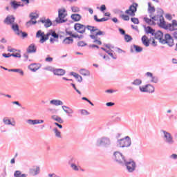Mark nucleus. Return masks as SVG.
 Masks as SVG:
<instances>
[{"label": "nucleus", "mask_w": 177, "mask_h": 177, "mask_svg": "<svg viewBox=\"0 0 177 177\" xmlns=\"http://www.w3.org/2000/svg\"><path fill=\"white\" fill-rule=\"evenodd\" d=\"M86 28L90 31L91 34L90 35V37L92 39H96V38H97V35H104V32L98 30L97 27L89 25L85 26V25L80 23H76L74 25V30H75L79 34H84Z\"/></svg>", "instance_id": "f257e3e1"}, {"label": "nucleus", "mask_w": 177, "mask_h": 177, "mask_svg": "<svg viewBox=\"0 0 177 177\" xmlns=\"http://www.w3.org/2000/svg\"><path fill=\"white\" fill-rule=\"evenodd\" d=\"M53 37V38H59V35L56 33V32L50 30L48 32L46 35H45V32H42V30H38L36 33L37 38H40V43L44 44L45 41H47V39H49V37Z\"/></svg>", "instance_id": "f03ea898"}, {"label": "nucleus", "mask_w": 177, "mask_h": 177, "mask_svg": "<svg viewBox=\"0 0 177 177\" xmlns=\"http://www.w3.org/2000/svg\"><path fill=\"white\" fill-rule=\"evenodd\" d=\"M138 6L139 5L136 3H133L132 5H131L128 10L125 11L126 15H122L121 17L123 20L125 21H129V16L131 17H133L135 16V13H136V11L138 10Z\"/></svg>", "instance_id": "7ed1b4c3"}, {"label": "nucleus", "mask_w": 177, "mask_h": 177, "mask_svg": "<svg viewBox=\"0 0 177 177\" xmlns=\"http://www.w3.org/2000/svg\"><path fill=\"white\" fill-rule=\"evenodd\" d=\"M66 16H67V12H66V9L62 8L58 10V17L56 18V23H66Z\"/></svg>", "instance_id": "20e7f679"}, {"label": "nucleus", "mask_w": 177, "mask_h": 177, "mask_svg": "<svg viewBox=\"0 0 177 177\" xmlns=\"http://www.w3.org/2000/svg\"><path fill=\"white\" fill-rule=\"evenodd\" d=\"M119 147H129L131 146V138L129 136L118 140Z\"/></svg>", "instance_id": "39448f33"}, {"label": "nucleus", "mask_w": 177, "mask_h": 177, "mask_svg": "<svg viewBox=\"0 0 177 177\" xmlns=\"http://www.w3.org/2000/svg\"><path fill=\"white\" fill-rule=\"evenodd\" d=\"M158 24H159L160 27H162V28H165V30L172 29V24L165 23L164 17L162 16H159V21H158Z\"/></svg>", "instance_id": "423d86ee"}, {"label": "nucleus", "mask_w": 177, "mask_h": 177, "mask_svg": "<svg viewBox=\"0 0 177 177\" xmlns=\"http://www.w3.org/2000/svg\"><path fill=\"white\" fill-rule=\"evenodd\" d=\"M140 91L141 92H149V93H153V92H154V86L151 84H147L145 86H140Z\"/></svg>", "instance_id": "0eeeda50"}, {"label": "nucleus", "mask_w": 177, "mask_h": 177, "mask_svg": "<svg viewBox=\"0 0 177 177\" xmlns=\"http://www.w3.org/2000/svg\"><path fill=\"white\" fill-rule=\"evenodd\" d=\"M115 160L118 162L122 163L125 162V158H124V155L120 153L119 151H116L114 153Z\"/></svg>", "instance_id": "6e6552de"}, {"label": "nucleus", "mask_w": 177, "mask_h": 177, "mask_svg": "<svg viewBox=\"0 0 177 177\" xmlns=\"http://www.w3.org/2000/svg\"><path fill=\"white\" fill-rule=\"evenodd\" d=\"M126 167L129 171V172H133L135 168H136V164L134 161L131 160L129 162H126Z\"/></svg>", "instance_id": "1a4fd4ad"}, {"label": "nucleus", "mask_w": 177, "mask_h": 177, "mask_svg": "<svg viewBox=\"0 0 177 177\" xmlns=\"http://www.w3.org/2000/svg\"><path fill=\"white\" fill-rule=\"evenodd\" d=\"M165 44H167L169 46H174V39L172 38V36L169 34H166L165 35Z\"/></svg>", "instance_id": "9d476101"}, {"label": "nucleus", "mask_w": 177, "mask_h": 177, "mask_svg": "<svg viewBox=\"0 0 177 177\" xmlns=\"http://www.w3.org/2000/svg\"><path fill=\"white\" fill-rule=\"evenodd\" d=\"M110 145V140L106 138H102L97 140V146H108Z\"/></svg>", "instance_id": "9b49d317"}, {"label": "nucleus", "mask_w": 177, "mask_h": 177, "mask_svg": "<svg viewBox=\"0 0 177 177\" xmlns=\"http://www.w3.org/2000/svg\"><path fill=\"white\" fill-rule=\"evenodd\" d=\"M29 174L30 175H32V176H35V175H38L39 174V167L32 166L29 169Z\"/></svg>", "instance_id": "f8f14e48"}, {"label": "nucleus", "mask_w": 177, "mask_h": 177, "mask_svg": "<svg viewBox=\"0 0 177 177\" xmlns=\"http://www.w3.org/2000/svg\"><path fill=\"white\" fill-rule=\"evenodd\" d=\"M15 18L13 16H8L5 19L4 23L8 26H12L15 24Z\"/></svg>", "instance_id": "ddd939ff"}, {"label": "nucleus", "mask_w": 177, "mask_h": 177, "mask_svg": "<svg viewBox=\"0 0 177 177\" xmlns=\"http://www.w3.org/2000/svg\"><path fill=\"white\" fill-rule=\"evenodd\" d=\"M162 132L166 139V142H167V143H174V138H172V136H171V133L165 131H162Z\"/></svg>", "instance_id": "4468645a"}, {"label": "nucleus", "mask_w": 177, "mask_h": 177, "mask_svg": "<svg viewBox=\"0 0 177 177\" xmlns=\"http://www.w3.org/2000/svg\"><path fill=\"white\" fill-rule=\"evenodd\" d=\"M27 53H35L37 52V46H35V44H30L27 50H26Z\"/></svg>", "instance_id": "2eb2a0df"}, {"label": "nucleus", "mask_w": 177, "mask_h": 177, "mask_svg": "<svg viewBox=\"0 0 177 177\" xmlns=\"http://www.w3.org/2000/svg\"><path fill=\"white\" fill-rule=\"evenodd\" d=\"M40 22L44 25V27H46V28H48L50 27V26H52V21H50V19H41Z\"/></svg>", "instance_id": "dca6fc26"}, {"label": "nucleus", "mask_w": 177, "mask_h": 177, "mask_svg": "<svg viewBox=\"0 0 177 177\" xmlns=\"http://www.w3.org/2000/svg\"><path fill=\"white\" fill-rule=\"evenodd\" d=\"M141 40L145 46H150V40L149 39V37H147V36H142Z\"/></svg>", "instance_id": "f3484780"}, {"label": "nucleus", "mask_w": 177, "mask_h": 177, "mask_svg": "<svg viewBox=\"0 0 177 177\" xmlns=\"http://www.w3.org/2000/svg\"><path fill=\"white\" fill-rule=\"evenodd\" d=\"M71 18L73 21H80L82 19V17L80 14H72Z\"/></svg>", "instance_id": "a211bd4d"}, {"label": "nucleus", "mask_w": 177, "mask_h": 177, "mask_svg": "<svg viewBox=\"0 0 177 177\" xmlns=\"http://www.w3.org/2000/svg\"><path fill=\"white\" fill-rule=\"evenodd\" d=\"M10 6H12V8H13V9H17L19 6H21V7L24 6V4H21L20 2L12 1L10 2Z\"/></svg>", "instance_id": "6ab92c4d"}, {"label": "nucleus", "mask_w": 177, "mask_h": 177, "mask_svg": "<svg viewBox=\"0 0 177 177\" xmlns=\"http://www.w3.org/2000/svg\"><path fill=\"white\" fill-rule=\"evenodd\" d=\"M146 75L147 77H150L151 82H154L155 84H157V82H158V79H157V77L153 76V73H151L150 72H147L146 73Z\"/></svg>", "instance_id": "aec40b11"}, {"label": "nucleus", "mask_w": 177, "mask_h": 177, "mask_svg": "<svg viewBox=\"0 0 177 177\" xmlns=\"http://www.w3.org/2000/svg\"><path fill=\"white\" fill-rule=\"evenodd\" d=\"M73 42H74V39L71 37H66L63 40V44H64V45H70V44H73Z\"/></svg>", "instance_id": "412c9836"}, {"label": "nucleus", "mask_w": 177, "mask_h": 177, "mask_svg": "<svg viewBox=\"0 0 177 177\" xmlns=\"http://www.w3.org/2000/svg\"><path fill=\"white\" fill-rule=\"evenodd\" d=\"M55 75H64L66 71L63 69H55L53 71Z\"/></svg>", "instance_id": "4be33fe9"}, {"label": "nucleus", "mask_w": 177, "mask_h": 177, "mask_svg": "<svg viewBox=\"0 0 177 177\" xmlns=\"http://www.w3.org/2000/svg\"><path fill=\"white\" fill-rule=\"evenodd\" d=\"M28 68L31 71H37V70L39 69V66H38V64H31L29 66Z\"/></svg>", "instance_id": "5701e85b"}, {"label": "nucleus", "mask_w": 177, "mask_h": 177, "mask_svg": "<svg viewBox=\"0 0 177 177\" xmlns=\"http://www.w3.org/2000/svg\"><path fill=\"white\" fill-rule=\"evenodd\" d=\"M62 109L66 113V114H68V115L73 114L74 113V111H73L70 107H68L66 106H63Z\"/></svg>", "instance_id": "b1692460"}, {"label": "nucleus", "mask_w": 177, "mask_h": 177, "mask_svg": "<svg viewBox=\"0 0 177 177\" xmlns=\"http://www.w3.org/2000/svg\"><path fill=\"white\" fill-rule=\"evenodd\" d=\"M162 37H164V34L160 30L157 31L155 33V38L156 39H158L159 41H161V39H162Z\"/></svg>", "instance_id": "393cba45"}, {"label": "nucleus", "mask_w": 177, "mask_h": 177, "mask_svg": "<svg viewBox=\"0 0 177 177\" xmlns=\"http://www.w3.org/2000/svg\"><path fill=\"white\" fill-rule=\"evenodd\" d=\"M71 75H73L77 80L78 82H82V77L75 72H71Z\"/></svg>", "instance_id": "a878e982"}, {"label": "nucleus", "mask_w": 177, "mask_h": 177, "mask_svg": "<svg viewBox=\"0 0 177 177\" xmlns=\"http://www.w3.org/2000/svg\"><path fill=\"white\" fill-rule=\"evenodd\" d=\"M50 103L51 104H54L55 106H62L63 105V102L59 100H52Z\"/></svg>", "instance_id": "bb28decb"}, {"label": "nucleus", "mask_w": 177, "mask_h": 177, "mask_svg": "<svg viewBox=\"0 0 177 177\" xmlns=\"http://www.w3.org/2000/svg\"><path fill=\"white\" fill-rule=\"evenodd\" d=\"M28 123L30 125H35L37 124H42V123H44V120H28Z\"/></svg>", "instance_id": "cd10ccee"}, {"label": "nucleus", "mask_w": 177, "mask_h": 177, "mask_svg": "<svg viewBox=\"0 0 177 177\" xmlns=\"http://www.w3.org/2000/svg\"><path fill=\"white\" fill-rule=\"evenodd\" d=\"M145 32L147 34H151V35H154V32H156V30H154V29H153L151 27L147 26V28H145Z\"/></svg>", "instance_id": "c85d7f7f"}, {"label": "nucleus", "mask_w": 177, "mask_h": 177, "mask_svg": "<svg viewBox=\"0 0 177 177\" xmlns=\"http://www.w3.org/2000/svg\"><path fill=\"white\" fill-rule=\"evenodd\" d=\"M51 118L53 120H54V121H57V122H59V124H63V120H62V118H60L56 115L51 116Z\"/></svg>", "instance_id": "c756f323"}, {"label": "nucleus", "mask_w": 177, "mask_h": 177, "mask_svg": "<svg viewBox=\"0 0 177 177\" xmlns=\"http://www.w3.org/2000/svg\"><path fill=\"white\" fill-rule=\"evenodd\" d=\"M80 73L82 75H84V77H87L88 75H91V73L89 71L86 70V69H81L80 71Z\"/></svg>", "instance_id": "7c9ffc66"}, {"label": "nucleus", "mask_w": 177, "mask_h": 177, "mask_svg": "<svg viewBox=\"0 0 177 177\" xmlns=\"http://www.w3.org/2000/svg\"><path fill=\"white\" fill-rule=\"evenodd\" d=\"M94 20L97 21V23H101L102 21H107V18H102L97 19V15H94Z\"/></svg>", "instance_id": "2f4dec72"}, {"label": "nucleus", "mask_w": 177, "mask_h": 177, "mask_svg": "<svg viewBox=\"0 0 177 177\" xmlns=\"http://www.w3.org/2000/svg\"><path fill=\"white\" fill-rule=\"evenodd\" d=\"M12 29L13 31H15V32L19 34V25L17 24H12Z\"/></svg>", "instance_id": "473e14b6"}, {"label": "nucleus", "mask_w": 177, "mask_h": 177, "mask_svg": "<svg viewBox=\"0 0 177 177\" xmlns=\"http://www.w3.org/2000/svg\"><path fill=\"white\" fill-rule=\"evenodd\" d=\"M66 34H68V35H70L72 38H81L80 35L73 34V32L71 31L66 32Z\"/></svg>", "instance_id": "72a5a7b5"}, {"label": "nucleus", "mask_w": 177, "mask_h": 177, "mask_svg": "<svg viewBox=\"0 0 177 177\" xmlns=\"http://www.w3.org/2000/svg\"><path fill=\"white\" fill-rule=\"evenodd\" d=\"M148 10L150 12V13H154L156 12V8L153 6H151V4L150 3H148Z\"/></svg>", "instance_id": "f704fd0d"}, {"label": "nucleus", "mask_w": 177, "mask_h": 177, "mask_svg": "<svg viewBox=\"0 0 177 177\" xmlns=\"http://www.w3.org/2000/svg\"><path fill=\"white\" fill-rule=\"evenodd\" d=\"M169 30H177V22L176 20L172 21L171 29H169Z\"/></svg>", "instance_id": "c9c22d12"}, {"label": "nucleus", "mask_w": 177, "mask_h": 177, "mask_svg": "<svg viewBox=\"0 0 177 177\" xmlns=\"http://www.w3.org/2000/svg\"><path fill=\"white\" fill-rule=\"evenodd\" d=\"M133 49L136 50V52H138V53H140L142 52V50H143V48L136 45L133 46Z\"/></svg>", "instance_id": "e433bc0d"}, {"label": "nucleus", "mask_w": 177, "mask_h": 177, "mask_svg": "<svg viewBox=\"0 0 177 177\" xmlns=\"http://www.w3.org/2000/svg\"><path fill=\"white\" fill-rule=\"evenodd\" d=\"M53 131H54L57 138H62V134H61L60 131L57 129V128H54Z\"/></svg>", "instance_id": "4c0bfd02"}, {"label": "nucleus", "mask_w": 177, "mask_h": 177, "mask_svg": "<svg viewBox=\"0 0 177 177\" xmlns=\"http://www.w3.org/2000/svg\"><path fill=\"white\" fill-rule=\"evenodd\" d=\"M4 124H6V125H13L15 126V124H12V122H10V120H8L7 118H4L3 120Z\"/></svg>", "instance_id": "58836bf2"}, {"label": "nucleus", "mask_w": 177, "mask_h": 177, "mask_svg": "<svg viewBox=\"0 0 177 177\" xmlns=\"http://www.w3.org/2000/svg\"><path fill=\"white\" fill-rule=\"evenodd\" d=\"M24 174H22L21 171L17 170L15 172L14 176L15 177H22Z\"/></svg>", "instance_id": "ea45409f"}, {"label": "nucleus", "mask_w": 177, "mask_h": 177, "mask_svg": "<svg viewBox=\"0 0 177 177\" xmlns=\"http://www.w3.org/2000/svg\"><path fill=\"white\" fill-rule=\"evenodd\" d=\"M133 85H140V84H142V80H139V79H136L133 82Z\"/></svg>", "instance_id": "a19ab883"}, {"label": "nucleus", "mask_w": 177, "mask_h": 177, "mask_svg": "<svg viewBox=\"0 0 177 177\" xmlns=\"http://www.w3.org/2000/svg\"><path fill=\"white\" fill-rule=\"evenodd\" d=\"M124 39L126 42H129L130 41H132V37H131V35H125Z\"/></svg>", "instance_id": "79ce46f5"}, {"label": "nucleus", "mask_w": 177, "mask_h": 177, "mask_svg": "<svg viewBox=\"0 0 177 177\" xmlns=\"http://www.w3.org/2000/svg\"><path fill=\"white\" fill-rule=\"evenodd\" d=\"M32 24H37V21H32V20H30V21H28V22L26 23V26H27L28 27H30V26H31V25H32Z\"/></svg>", "instance_id": "37998d69"}, {"label": "nucleus", "mask_w": 177, "mask_h": 177, "mask_svg": "<svg viewBox=\"0 0 177 177\" xmlns=\"http://www.w3.org/2000/svg\"><path fill=\"white\" fill-rule=\"evenodd\" d=\"M144 20L147 23V24H153V21L147 17H145Z\"/></svg>", "instance_id": "c03bdc74"}, {"label": "nucleus", "mask_w": 177, "mask_h": 177, "mask_svg": "<svg viewBox=\"0 0 177 177\" xmlns=\"http://www.w3.org/2000/svg\"><path fill=\"white\" fill-rule=\"evenodd\" d=\"M30 19H31V20H34L35 19H38V15H37L35 13L30 14Z\"/></svg>", "instance_id": "a18cd8bd"}, {"label": "nucleus", "mask_w": 177, "mask_h": 177, "mask_svg": "<svg viewBox=\"0 0 177 177\" xmlns=\"http://www.w3.org/2000/svg\"><path fill=\"white\" fill-rule=\"evenodd\" d=\"M72 12L77 13V12H80V8L78 7L73 6L71 8Z\"/></svg>", "instance_id": "49530a36"}, {"label": "nucleus", "mask_w": 177, "mask_h": 177, "mask_svg": "<svg viewBox=\"0 0 177 177\" xmlns=\"http://www.w3.org/2000/svg\"><path fill=\"white\" fill-rule=\"evenodd\" d=\"M131 21L134 24H139V19L138 18H131Z\"/></svg>", "instance_id": "de8ad7c7"}, {"label": "nucleus", "mask_w": 177, "mask_h": 177, "mask_svg": "<svg viewBox=\"0 0 177 177\" xmlns=\"http://www.w3.org/2000/svg\"><path fill=\"white\" fill-rule=\"evenodd\" d=\"M160 16L153 17L151 21H153V24L157 21V20H159Z\"/></svg>", "instance_id": "09e8293b"}, {"label": "nucleus", "mask_w": 177, "mask_h": 177, "mask_svg": "<svg viewBox=\"0 0 177 177\" xmlns=\"http://www.w3.org/2000/svg\"><path fill=\"white\" fill-rule=\"evenodd\" d=\"M81 114H82L83 115H88L89 114V112L86 110L82 109L81 111Z\"/></svg>", "instance_id": "8fccbe9b"}, {"label": "nucleus", "mask_w": 177, "mask_h": 177, "mask_svg": "<svg viewBox=\"0 0 177 177\" xmlns=\"http://www.w3.org/2000/svg\"><path fill=\"white\" fill-rule=\"evenodd\" d=\"M82 100H86L87 102L89 103V104H91V106H94L93 103H92V102H91V100H89L88 98L83 97H82Z\"/></svg>", "instance_id": "3c124183"}, {"label": "nucleus", "mask_w": 177, "mask_h": 177, "mask_svg": "<svg viewBox=\"0 0 177 177\" xmlns=\"http://www.w3.org/2000/svg\"><path fill=\"white\" fill-rule=\"evenodd\" d=\"M97 38L96 39H94V43L97 44V45H101L102 44V41L100 40H97Z\"/></svg>", "instance_id": "603ef678"}, {"label": "nucleus", "mask_w": 177, "mask_h": 177, "mask_svg": "<svg viewBox=\"0 0 177 177\" xmlns=\"http://www.w3.org/2000/svg\"><path fill=\"white\" fill-rule=\"evenodd\" d=\"M71 168H73V169H74V171H78V167L77 165H75V164H72L71 165Z\"/></svg>", "instance_id": "864d4df0"}, {"label": "nucleus", "mask_w": 177, "mask_h": 177, "mask_svg": "<svg viewBox=\"0 0 177 177\" xmlns=\"http://www.w3.org/2000/svg\"><path fill=\"white\" fill-rule=\"evenodd\" d=\"M116 52L117 53H125V51L120 48H116Z\"/></svg>", "instance_id": "5fc2aeb1"}, {"label": "nucleus", "mask_w": 177, "mask_h": 177, "mask_svg": "<svg viewBox=\"0 0 177 177\" xmlns=\"http://www.w3.org/2000/svg\"><path fill=\"white\" fill-rule=\"evenodd\" d=\"M11 56H12L13 57H21V55H20V53H15V54H11Z\"/></svg>", "instance_id": "6e6d98bb"}, {"label": "nucleus", "mask_w": 177, "mask_h": 177, "mask_svg": "<svg viewBox=\"0 0 177 177\" xmlns=\"http://www.w3.org/2000/svg\"><path fill=\"white\" fill-rule=\"evenodd\" d=\"M100 10H101V12H104V10H106V5L102 4L100 8Z\"/></svg>", "instance_id": "4d7b16f0"}, {"label": "nucleus", "mask_w": 177, "mask_h": 177, "mask_svg": "<svg viewBox=\"0 0 177 177\" xmlns=\"http://www.w3.org/2000/svg\"><path fill=\"white\" fill-rule=\"evenodd\" d=\"M46 62H53V58L50 57H48L46 58Z\"/></svg>", "instance_id": "13d9d810"}, {"label": "nucleus", "mask_w": 177, "mask_h": 177, "mask_svg": "<svg viewBox=\"0 0 177 177\" xmlns=\"http://www.w3.org/2000/svg\"><path fill=\"white\" fill-rule=\"evenodd\" d=\"M166 19H168V20H172V15L169 14H167L165 16Z\"/></svg>", "instance_id": "bf43d9fd"}, {"label": "nucleus", "mask_w": 177, "mask_h": 177, "mask_svg": "<svg viewBox=\"0 0 177 177\" xmlns=\"http://www.w3.org/2000/svg\"><path fill=\"white\" fill-rule=\"evenodd\" d=\"M3 57H10L12 56V54L10 53H8V54H6V53H3L2 55Z\"/></svg>", "instance_id": "052dcab7"}, {"label": "nucleus", "mask_w": 177, "mask_h": 177, "mask_svg": "<svg viewBox=\"0 0 177 177\" xmlns=\"http://www.w3.org/2000/svg\"><path fill=\"white\" fill-rule=\"evenodd\" d=\"M77 45L78 46H85V43L84 41H79Z\"/></svg>", "instance_id": "680f3d73"}, {"label": "nucleus", "mask_w": 177, "mask_h": 177, "mask_svg": "<svg viewBox=\"0 0 177 177\" xmlns=\"http://www.w3.org/2000/svg\"><path fill=\"white\" fill-rule=\"evenodd\" d=\"M119 31H120V34H122V35H125V30H124V29L119 28Z\"/></svg>", "instance_id": "e2e57ef3"}, {"label": "nucleus", "mask_w": 177, "mask_h": 177, "mask_svg": "<svg viewBox=\"0 0 177 177\" xmlns=\"http://www.w3.org/2000/svg\"><path fill=\"white\" fill-rule=\"evenodd\" d=\"M151 45H153V46H157V42H156V40H154V39H152Z\"/></svg>", "instance_id": "0e129e2a"}, {"label": "nucleus", "mask_w": 177, "mask_h": 177, "mask_svg": "<svg viewBox=\"0 0 177 177\" xmlns=\"http://www.w3.org/2000/svg\"><path fill=\"white\" fill-rule=\"evenodd\" d=\"M21 1L24 2L25 5H28L30 3V0H21Z\"/></svg>", "instance_id": "69168bd1"}, {"label": "nucleus", "mask_w": 177, "mask_h": 177, "mask_svg": "<svg viewBox=\"0 0 177 177\" xmlns=\"http://www.w3.org/2000/svg\"><path fill=\"white\" fill-rule=\"evenodd\" d=\"M106 104L108 107H111V106H114V103H113V102H108Z\"/></svg>", "instance_id": "338daca9"}, {"label": "nucleus", "mask_w": 177, "mask_h": 177, "mask_svg": "<svg viewBox=\"0 0 177 177\" xmlns=\"http://www.w3.org/2000/svg\"><path fill=\"white\" fill-rule=\"evenodd\" d=\"M171 158H174V160H176V158H177V155H176V154H172V155H171Z\"/></svg>", "instance_id": "774afa93"}]
</instances>
